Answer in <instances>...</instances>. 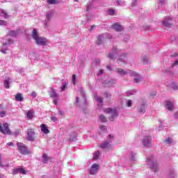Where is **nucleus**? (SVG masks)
Returning <instances> with one entry per match:
<instances>
[{"mask_svg": "<svg viewBox=\"0 0 178 178\" xmlns=\"http://www.w3.org/2000/svg\"><path fill=\"white\" fill-rule=\"evenodd\" d=\"M17 147L18 151H19L20 154L22 155H29V154H30V150L27 149V147L24 143H18Z\"/></svg>", "mask_w": 178, "mask_h": 178, "instance_id": "nucleus-1", "label": "nucleus"}, {"mask_svg": "<svg viewBox=\"0 0 178 178\" xmlns=\"http://www.w3.org/2000/svg\"><path fill=\"white\" fill-rule=\"evenodd\" d=\"M26 133V140L28 141H35V131H34V129H28Z\"/></svg>", "mask_w": 178, "mask_h": 178, "instance_id": "nucleus-2", "label": "nucleus"}, {"mask_svg": "<svg viewBox=\"0 0 178 178\" xmlns=\"http://www.w3.org/2000/svg\"><path fill=\"white\" fill-rule=\"evenodd\" d=\"M0 131L2 133V134H7L9 136L12 134V131H10V129H9V124L8 123H4L3 127L0 124Z\"/></svg>", "mask_w": 178, "mask_h": 178, "instance_id": "nucleus-3", "label": "nucleus"}, {"mask_svg": "<svg viewBox=\"0 0 178 178\" xmlns=\"http://www.w3.org/2000/svg\"><path fill=\"white\" fill-rule=\"evenodd\" d=\"M104 113H111V120H113V118H115L118 116V112H116V109H112L111 108H108L104 109Z\"/></svg>", "mask_w": 178, "mask_h": 178, "instance_id": "nucleus-4", "label": "nucleus"}, {"mask_svg": "<svg viewBox=\"0 0 178 178\" xmlns=\"http://www.w3.org/2000/svg\"><path fill=\"white\" fill-rule=\"evenodd\" d=\"M152 139L150 136H146L143 138V144L145 147H151Z\"/></svg>", "mask_w": 178, "mask_h": 178, "instance_id": "nucleus-5", "label": "nucleus"}, {"mask_svg": "<svg viewBox=\"0 0 178 178\" xmlns=\"http://www.w3.org/2000/svg\"><path fill=\"white\" fill-rule=\"evenodd\" d=\"M99 169V164H93L90 168V175H96Z\"/></svg>", "mask_w": 178, "mask_h": 178, "instance_id": "nucleus-6", "label": "nucleus"}, {"mask_svg": "<svg viewBox=\"0 0 178 178\" xmlns=\"http://www.w3.org/2000/svg\"><path fill=\"white\" fill-rule=\"evenodd\" d=\"M18 173L26 175V170L23 168H15L13 170V175H17Z\"/></svg>", "mask_w": 178, "mask_h": 178, "instance_id": "nucleus-7", "label": "nucleus"}, {"mask_svg": "<svg viewBox=\"0 0 178 178\" xmlns=\"http://www.w3.org/2000/svg\"><path fill=\"white\" fill-rule=\"evenodd\" d=\"M35 41L38 45H45V44H47V39H45L44 38L39 37Z\"/></svg>", "mask_w": 178, "mask_h": 178, "instance_id": "nucleus-8", "label": "nucleus"}, {"mask_svg": "<svg viewBox=\"0 0 178 178\" xmlns=\"http://www.w3.org/2000/svg\"><path fill=\"white\" fill-rule=\"evenodd\" d=\"M40 129L42 133H44V134H49V129H48V127H47V124H42L40 125Z\"/></svg>", "mask_w": 178, "mask_h": 178, "instance_id": "nucleus-9", "label": "nucleus"}, {"mask_svg": "<svg viewBox=\"0 0 178 178\" xmlns=\"http://www.w3.org/2000/svg\"><path fill=\"white\" fill-rule=\"evenodd\" d=\"M165 105L168 111H173V106L175 105L173 102L167 101L165 102Z\"/></svg>", "mask_w": 178, "mask_h": 178, "instance_id": "nucleus-10", "label": "nucleus"}, {"mask_svg": "<svg viewBox=\"0 0 178 178\" xmlns=\"http://www.w3.org/2000/svg\"><path fill=\"white\" fill-rule=\"evenodd\" d=\"M112 28L116 31H122L123 30V26L119 24H114L112 26Z\"/></svg>", "mask_w": 178, "mask_h": 178, "instance_id": "nucleus-11", "label": "nucleus"}, {"mask_svg": "<svg viewBox=\"0 0 178 178\" xmlns=\"http://www.w3.org/2000/svg\"><path fill=\"white\" fill-rule=\"evenodd\" d=\"M111 144H109V143L108 141H105L104 143L99 145V147L103 148V149L111 148Z\"/></svg>", "mask_w": 178, "mask_h": 178, "instance_id": "nucleus-12", "label": "nucleus"}, {"mask_svg": "<svg viewBox=\"0 0 178 178\" xmlns=\"http://www.w3.org/2000/svg\"><path fill=\"white\" fill-rule=\"evenodd\" d=\"M51 98H58L59 95H58V92L54 88H51V92L50 93Z\"/></svg>", "mask_w": 178, "mask_h": 178, "instance_id": "nucleus-13", "label": "nucleus"}, {"mask_svg": "<svg viewBox=\"0 0 178 178\" xmlns=\"http://www.w3.org/2000/svg\"><path fill=\"white\" fill-rule=\"evenodd\" d=\"M15 98L19 102H22L23 101V99H24L23 95L22 93H17L15 95Z\"/></svg>", "mask_w": 178, "mask_h": 178, "instance_id": "nucleus-14", "label": "nucleus"}, {"mask_svg": "<svg viewBox=\"0 0 178 178\" xmlns=\"http://www.w3.org/2000/svg\"><path fill=\"white\" fill-rule=\"evenodd\" d=\"M49 162V157L47 155V154H44L42 156V163H47Z\"/></svg>", "mask_w": 178, "mask_h": 178, "instance_id": "nucleus-15", "label": "nucleus"}, {"mask_svg": "<svg viewBox=\"0 0 178 178\" xmlns=\"http://www.w3.org/2000/svg\"><path fill=\"white\" fill-rule=\"evenodd\" d=\"M26 116H27L28 119L31 120V119H33V118H34V111L32 112L31 111H28L26 113Z\"/></svg>", "mask_w": 178, "mask_h": 178, "instance_id": "nucleus-16", "label": "nucleus"}, {"mask_svg": "<svg viewBox=\"0 0 178 178\" xmlns=\"http://www.w3.org/2000/svg\"><path fill=\"white\" fill-rule=\"evenodd\" d=\"M32 37L35 40V41L39 38L38 37V33H37V30L36 29H33V30Z\"/></svg>", "mask_w": 178, "mask_h": 178, "instance_id": "nucleus-17", "label": "nucleus"}, {"mask_svg": "<svg viewBox=\"0 0 178 178\" xmlns=\"http://www.w3.org/2000/svg\"><path fill=\"white\" fill-rule=\"evenodd\" d=\"M117 73L118 74H121L122 76H124L125 74H127V72L124 71V70L120 68L117 70Z\"/></svg>", "mask_w": 178, "mask_h": 178, "instance_id": "nucleus-18", "label": "nucleus"}, {"mask_svg": "<svg viewBox=\"0 0 178 178\" xmlns=\"http://www.w3.org/2000/svg\"><path fill=\"white\" fill-rule=\"evenodd\" d=\"M99 155H101V153L99 151H97L95 152V154L93 155V159L95 161H97V159H99Z\"/></svg>", "mask_w": 178, "mask_h": 178, "instance_id": "nucleus-19", "label": "nucleus"}, {"mask_svg": "<svg viewBox=\"0 0 178 178\" xmlns=\"http://www.w3.org/2000/svg\"><path fill=\"white\" fill-rule=\"evenodd\" d=\"M99 119L101 122H103L104 123H106V122H108L106 117H105V115H101L99 116Z\"/></svg>", "mask_w": 178, "mask_h": 178, "instance_id": "nucleus-20", "label": "nucleus"}, {"mask_svg": "<svg viewBox=\"0 0 178 178\" xmlns=\"http://www.w3.org/2000/svg\"><path fill=\"white\" fill-rule=\"evenodd\" d=\"M162 24H163V26H165V27H171L172 26V24H170L168 21H162Z\"/></svg>", "mask_w": 178, "mask_h": 178, "instance_id": "nucleus-21", "label": "nucleus"}, {"mask_svg": "<svg viewBox=\"0 0 178 178\" xmlns=\"http://www.w3.org/2000/svg\"><path fill=\"white\" fill-rule=\"evenodd\" d=\"M102 40H104V37L99 36L97 38V40L96 42V44H97V45H101V44H102Z\"/></svg>", "mask_w": 178, "mask_h": 178, "instance_id": "nucleus-22", "label": "nucleus"}, {"mask_svg": "<svg viewBox=\"0 0 178 178\" xmlns=\"http://www.w3.org/2000/svg\"><path fill=\"white\" fill-rule=\"evenodd\" d=\"M9 80H10V78H8L4 81V87L5 88H9Z\"/></svg>", "mask_w": 178, "mask_h": 178, "instance_id": "nucleus-23", "label": "nucleus"}, {"mask_svg": "<svg viewBox=\"0 0 178 178\" xmlns=\"http://www.w3.org/2000/svg\"><path fill=\"white\" fill-rule=\"evenodd\" d=\"M0 166H1V168H3V167H5V166H9V163H8V164H3V163H2V155H1V154H0Z\"/></svg>", "mask_w": 178, "mask_h": 178, "instance_id": "nucleus-24", "label": "nucleus"}, {"mask_svg": "<svg viewBox=\"0 0 178 178\" xmlns=\"http://www.w3.org/2000/svg\"><path fill=\"white\" fill-rule=\"evenodd\" d=\"M95 97L96 101H97V102H99L100 104H102V102H103V101H104V99H102V97H98V96H97V95H96Z\"/></svg>", "mask_w": 178, "mask_h": 178, "instance_id": "nucleus-25", "label": "nucleus"}, {"mask_svg": "<svg viewBox=\"0 0 178 178\" xmlns=\"http://www.w3.org/2000/svg\"><path fill=\"white\" fill-rule=\"evenodd\" d=\"M47 3L49 5H56V3H58L56 0H47Z\"/></svg>", "mask_w": 178, "mask_h": 178, "instance_id": "nucleus-26", "label": "nucleus"}, {"mask_svg": "<svg viewBox=\"0 0 178 178\" xmlns=\"http://www.w3.org/2000/svg\"><path fill=\"white\" fill-rule=\"evenodd\" d=\"M1 16H3L4 19H8V17H9V15H8L5 11H1Z\"/></svg>", "mask_w": 178, "mask_h": 178, "instance_id": "nucleus-27", "label": "nucleus"}, {"mask_svg": "<svg viewBox=\"0 0 178 178\" xmlns=\"http://www.w3.org/2000/svg\"><path fill=\"white\" fill-rule=\"evenodd\" d=\"M152 165H153V166H152L151 168L152 169H156L155 171L156 172V169H158V163H152Z\"/></svg>", "mask_w": 178, "mask_h": 178, "instance_id": "nucleus-28", "label": "nucleus"}, {"mask_svg": "<svg viewBox=\"0 0 178 178\" xmlns=\"http://www.w3.org/2000/svg\"><path fill=\"white\" fill-rule=\"evenodd\" d=\"M108 15H110L111 16H113L115 15V10L113 9H110L108 11Z\"/></svg>", "mask_w": 178, "mask_h": 178, "instance_id": "nucleus-29", "label": "nucleus"}, {"mask_svg": "<svg viewBox=\"0 0 178 178\" xmlns=\"http://www.w3.org/2000/svg\"><path fill=\"white\" fill-rule=\"evenodd\" d=\"M145 111V107L144 106H141L139 109L140 113H144Z\"/></svg>", "mask_w": 178, "mask_h": 178, "instance_id": "nucleus-30", "label": "nucleus"}, {"mask_svg": "<svg viewBox=\"0 0 178 178\" xmlns=\"http://www.w3.org/2000/svg\"><path fill=\"white\" fill-rule=\"evenodd\" d=\"M58 101H59V97H54L53 100V104H54V105H58Z\"/></svg>", "mask_w": 178, "mask_h": 178, "instance_id": "nucleus-31", "label": "nucleus"}, {"mask_svg": "<svg viewBox=\"0 0 178 178\" xmlns=\"http://www.w3.org/2000/svg\"><path fill=\"white\" fill-rule=\"evenodd\" d=\"M67 87V83H63V86L61 87V91H65Z\"/></svg>", "mask_w": 178, "mask_h": 178, "instance_id": "nucleus-32", "label": "nucleus"}, {"mask_svg": "<svg viewBox=\"0 0 178 178\" xmlns=\"http://www.w3.org/2000/svg\"><path fill=\"white\" fill-rule=\"evenodd\" d=\"M72 81L74 85L76 84V74L72 75Z\"/></svg>", "mask_w": 178, "mask_h": 178, "instance_id": "nucleus-33", "label": "nucleus"}, {"mask_svg": "<svg viewBox=\"0 0 178 178\" xmlns=\"http://www.w3.org/2000/svg\"><path fill=\"white\" fill-rule=\"evenodd\" d=\"M1 52H2V54H9V49H2Z\"/></svg>", "mask_w": 178, "mask_h": 178, "instance_id": "nucleus-34", "label": "nucleus"}, {"mask_svg": "<svg viewBox=\"0 0 178 178\" xmlns=\"http://www.w3.org/2000/svg\"><path fill=\"white\" fill-rule=\"evenodd\" d=\"M104 96L106 97V98H111L112 97V95H111V93L109 92H105Z\"/></svg>", "mask_w": 178, "mask_h": 178, "instance_id": "nucleus-35", "label": "nucleus"}, {"mask_svg": "<svg viewBox=\"0 0 178 178\" xmlns=\"http://www.w3.org/2000/svg\"><path fill=\"white\" fill-rule=\"evenodd\" d=\"M134 81H135V83H140V81H141V78H134Z\"/></svg>", "mask_w": 178, "mask_h": 178, "instance_id": "nucleus-36", "label": "nucleus"}, {"mask_svg": "<svg viewBox=\"0 0 178 178\" xmlns=\"http://www.w3.org/2000/svg\"><path fill=\"white\" fill-rule=\"evenodd\" d=\"M131 75L134 77H137V76H138V74H137V72H131Z\"/></svg>", "mask_w": 178, "mask_h": 178, "instance_id": "nucleus-37", "label": "nucleus"}, {"mask_svg": "<svg viewBox=\"0 0 178 178\" xmlns=\"http://www.w3.org/2000/svg\"><path fill=\"white\" fill-rule=\"evenodd\" d=\"M5 115H6V112H5V111H0V116H1V118H4Z\"/></svg>", "mask_w": 178, "mask_h": 178, "instance_id": "nucleus-38", "label": "nucleus"}, {"mask_svg": "<svg viewBox=\"0 0 178 178\" xmlns=\"http://www.w3.org/2000/svg\"><path fill=\"white\" fill-rule=\"evenodd\" d=\"M0 26H6V22L3 20H0Z\"/></svg>", "mask_w": 178, "mask_h": 178, "instance_id": "nucleus-39", "label": "nucleus"}, {"mask_svg": "<svg viewBox=\"0 0 178 178\" xmlns=\"http://www.w3.org/2000/svg\"><path fill=\"white\" fill-rule=\"evenodd\" d=\"M148 62V58L147 56H145L143 58V63L146 65V63Z\"/></svg>", "mask_w": 178, "mask_h": 178, "instance_id": "nucleus-40", "label": "nucleus"}, {"mask_svg": "<svg viewBox=\"0 0 178 178\" xmlns=\"http://www.w3.org/2000/svg\"><path fill=\"white\" fill-rule=\"evenodd\" d=\"M178 65V59L175 61L173 64H172V67H175V66H177Z\"/></svg>", "mask_w": 178, "mask_h": 178, "instance_id": "nucleus-41", "label": "nucleus"}, {"mask_svg": "<svg viewBox=\"0 0 178 178\" xmlns=\"http://www.w3.org/2000/svg\"><path fill=\"white\" fill-rule=\"evenodd\" d=\"M31 95V97H33V98H35L37 97V93L35 92H32Z\"/></svg>", "mask_w": 178, "mask_h": 178, "instance_id": "nucleus-42", "label": "nucleus"}, {"mask_svg": "<svg viewBox=\"0 0 178 178\" xmlns=\"http://www.w3.org/2000/svg\"><path fill=\"white\" fill-rule=\"evenodd\" d=\"M108 56L110 58V59H114L115 58V57L113 56V54H108Z\"/></svg>", "mask_w": 178, "mask_h": 178, "instance_id": "nucleus-43", "label": "nucleus"}, {"mask_svg": "<svg viewBox=\"0 0 178 178\" xmlns=\"http://www.w3.org/2000/svg\"><path fill=\"white\" fill-rule=\"evenodd\" d=\"M127 106H128L129 108H131V100H129V101H128Z\"/></svg>", "mask_w": 178, "mask_h": 178, "instance_id": "nucleus-44", "label": "nucleus"}, {"mask_svg": "<svg viewBox=\"0 0 178 178\" xmlns=\"http://www.w3.org/2000/svg\"><path fill=\"white\" fill-rule=\"evenodd\" d=\"M177 56H178V54L177 53H175L173 54H171V58H176Z\"/></svg>", "mask_w": 178, "mask_h": 178, "instance_id": "nucleus-45", "label": "nucleus"}, {"mask_svg": "<svg viewBox=\"0 0 178 178\" xmlns=\"http://www.w3.org/2000/svg\"><path fill=\"white\" fill-rule=\"evenodd\" d=\"M165 142H166V143H168L169 144H171V143H172V140H170V138H168L165 140Z\"/></svg>", "mask_w": 178, "mask_h": 178, "instance_id": "nucleus-46", "label": "nucleus"}, {"mask_svg": "<svg viewBox=\"0 0 178 178\" xmlns=\"http://www.w3.org/2000/svg\"><path fill=\"white\" fill-rule=\"evenodd\" d=\"M100 129L101 130H106V127L102 125V126H100Z\"/></svg>", "mask_w": 178, "mask_h": 178, "instance_id": "nucleus-47", "label": "nucleus"}, {"mask_svg": "<svg viewBox=\"0 0 178 178\" xmlns=\"http://www.w3.org/2000/svg\"><path fill=\"white\" fill-rule=\"evenodd\" d=\"M95 62H96V63H97V65H99V63H101V62L99 61V59H98V58H96V59H95Z\"/></svg>", "mask_w": 178, "mask_h": 178, "instance_id": "nucleus-48", "label": "nucleus"}, {"mask_svg": "<svg viewBox=\"0 0 178 178\" xmlns=\"http://www.w3.org/2000/svg\"><path fill=\"white\" fill-rule=\"evenodd\" d=\"M51 120H53V122H55L56 120V117H51Z\"/></svg>", "mask_w": 178, "mask_h": 178, "instance_id": "nucleus-49", "label": "nucleus"}, {"mask_svg": "<svg viewBox=\"0 0 178 178\" xmlns=\"http://www.w3.org/2000/svg\"><path fill=\"white\" fill-rule=\"evenodd\" d=\"M118 62H123V58H119Z\"/></svg>", "mask_w": 178, "mask_h": 178, "instance_id": "nucleus-50", "label": "nucleus"}, {"mask_svg": "<svg viewBox=\"0 0 178 178\" xmlns=\"http://www.w3.org/2000/svg\"><path fill=\"white\" fill-rule=\"evenodd\" d=\"M47 19L49 20V19H51V15L47 14Z\"/></svg>", "mask_w": 178, "mask_h": 178, "instance_id": "nucleus-51", "label": "nucleus"}, {"mask_svg": "<svg viewBox=\"0 0 178 178\" xmlns=\"http://www.w3.org/2000/svg\"><path fill=\"white\" fill-rule=\"evenodd\" d=\"M7 145H8V146H13V143H7Z\"/></svg>", "mask_w": 178, "mask_h": 178, "instance_id": "nucleus-52", "label": "nucleus"}, {"mask_svg": "<svg viewBox=\"0 0 178 178\" xmlns=\"http://www.w3.org/2000/svg\"><path fill=\"white\" fill-rule=\"evenodd\" d=\"M137 5V1H135L134 3H132V6H136Z\"/></svg>", "mask_w": 178, "mask_h": 178, "instance_id": "nucleus-53", "label": "nucleus"}, {"mask_svg": "<svg viewBox=\"0 0 178 178\" xmlns=\"http://www.w3.org/2000/svg\"><path fill=\"white\" fill-rule=\"evenodd\" d=\"M131 159L133 161L134 159V156H133V153L131 154Z\"/></svg>", "mask_w": 178, "mask_h": 178, "instance_id": "nucleus-54", "label": "nucleus"}, {"mask_svg": "<svg viewBox=\"0 0 178 178\" xmlns=\"http://www.w3.org/2000/svg\"><path fill=\"white\" fill-rule=\"evenodd\" d=\"M117 2H118V5H122V1H118Z\"/></svg>", "mask_w": 178, "mask_h": 178, "instance_id": "nucleus-55", "label": "nucleus"}, {"mask_svg": "<svg viewBox=\"0 0 178 178\" xmlns=\"http://www.w3.org/2000/svg\"><path fill=\"white\" fill-rule=\"evenodd\" d=\"M99 73H100L101 74H102L104 73V71H103L102 70H99Z\"/></svg>", "mask_w": 178, "mask_h": 178, "instance_id": "nucleus-56", "label": "nucleus"}, {"mask_svg": "<svg viewBox=\"0 0 178 178\" xmlns=\"http://www.w3.org/2000/svg\"><path fill=\"white\" fill-rule=\"evenodd\" d=\"M76 104H79V97H76Z\"/></svg>", "mask_w": 178, "mask_h": 178, "instance_id": "nucleus-57", "label": "nucleus"}, {"mask_svg": "<svg viewBox=\"0 0 178 178\" xmlns=\"http://www.w3.org/2000/svg\"><path fill=\"white\" fill-rule=\"evenodd\" d=\"M122 56H123V58H125L126 55H124V54H122Z\"/></svg>", "mask_w": 178, "mask_h": 178, "instance_id": "nucleus-58", "label": "nucleus"}, {"mask_svg": "<svg viewBox=\"0 0 178 178\" xmlns=\"http://www.w3.org/2000/svg\"><path fill=\"white\" fill-rule=\"evenodd\" d=\"M107 67H108V69H111V67H110V66H108Z\"/></svg>", "mask_w": 178, "mask_h": 178, "instance_id": "nucleus-59", "label": "nucleus"}, {"mask_svg": "<svg viewBox=\"0 0 178 178\" xmlns=\"http://www.w3.org/2000/svg\"><path fill=\"white\" fill-rule=\"evenodd\" d=\"M75 2H77L78 0H74Z\"/></svg>", "mask_w": 178, "mask_h": 178, "instance_id": "nucleus-60", "label": "nucleus"}, {"mask_svg": "<svg viewBox=\"0 0 178 178\" xmlns=\"http://www.w3.org/2000/svg\"><path fill=\"white\" fill-rule=\"evenodd\" d=\"M169 20H172V18H169Z\"/></svg>", "mask_w": 178, "mask_h": 178, "instance_id": "nucleus-61", "label": "nucleus"}, {"mask_svg": "<svg viewBox=\"0 0 178 178\" xmlns=\"http://www.w3.org/2000/svg\"><path fill=\"white\" fill-rule=\"evenodd\" d=\"M3 45H6V44L3 43Z\"/></svg>", "mask_w": 178, "mask_h": 178, "instance_id": "nucleus-62", "label": "nucleus"}, {"mask_svg": "<svg viewBox=\"0 0 178 178\" xmlns=\"http://www.w3.org/2000/svg\"><path fill=\"white\" fill-rule=\"evenodd\" d=\"M109 137H110V138H111V137H112L111 135H109Z\"/></svg>", "mask_w": 178, "mask_h": 178, "instance_id": "nucleus-63", "label": "nucleus"}, {"mask_svg": "<svg viewBox=\"0 0 178 178\" xmlns=\"http://www.w3.org/2000/svg\"><path fill=\"white\" fill-rule=\"evenodd\" d=\"M113 51H114V52H115V51H116V49H113Z\"/></svg>", "mask_w": 178, "mask_h": 178, "instance_id": "nucleus-64", "label": "nucleus"}]
</instances>
